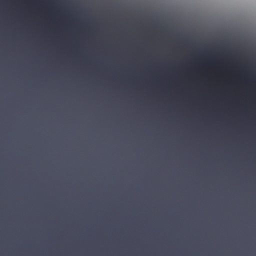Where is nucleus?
I'll return each mask as SVG.
<instances>
[{"instance_id":"nucleus-1","label":"nucleus","mask_w":256,"mask_h":256,"mask_svg":"<svg viewBox=\"0 0 256 256\" xmlns=\"http://www.w3.org/2000/svg\"><path fill=\"white\" fill-rule=\"evenodd\" d=\"M60 38L61 117H62V107H64V0H60Z\"/></svg>"},{"instance_id":"nucleus-2","label":"nucleus","mask_w":256,"mask_h":256,"mask_svg":"<svg viewBox=\"0 0 256 256\" xmlns=\"http://www.w3.org/2000/svg\"><path fill=\"white\" fill-rule=\"evenodd\" d=\"M60 256H64V186L62 185V160L61 162ZM64 172V170H63Z\"/></svg>"},{"instance_id":"nucleus-3","label":"nucleus","mask_w":256,"mask_h":256,"mask_svg":"<svg viewBox=\"0 0 256 256\" xmlns=\"http://www.w3.org/2000/svg\"><path fill=\"white\" fill-rule=\"evenodd\" d=\"M60 256H64V186L62 185V160L61 162ZM64 172V170H63Z\"/></svg>"},{"instance_id":"nucleus-4","label":"nucleus","mask_w":256,"mask_h":256,"mask_svg":"<svg viewBox=\"0 0 256 256\" xmlns=\"http://www.w3.org/2000/svg\"><path fill=\"white\" fill-rule=\"evenodd\" d=\"M66 18V8H65V18ZM66 26V23L65 22V27Z\"/></svg>"},{"instance_id":"nucleus-5","label":"nucleus","mask_w":256,"mask_h":256,"mask_svg":"<svg viewBox=\"0 0 256 256\" xmlns=\"http://www.w3.org/2000/svg\"><path fill=\"white\" fill-rule=\"evenodd\" d=\"M64 70H66V68H64Z\"/></svg>"}]
</instances>
